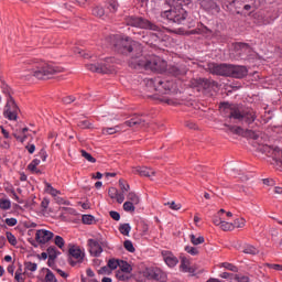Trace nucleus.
Here are the masks:
<instances>
[{
    "label": "nucleus",
    "instance_id": "nucleus-1",
    "mask_svg": "<svg viewBox=\"0 0 282 282\" xmlns=\"http://www.w3.org/2000/svg\"><path fill=\"white\" fill-rule=\"evenodd\" d=\"M26 65H29V68L23 70L21 75L23 80H31L32 77L37 78V80H47L55 74L64 72V68L61 66H55L54 64L39 59L28 61Z\"/></svg>",
    "mask_w": 282,
    "mask_h": 282
},
{
    "label": "nucleus",
    "instance_id": "nucleus-2",
    "mask_svg": "<svg viewBox=\"0 0 282 282\" xmlns=\"http://www.w3.org/2000/svg\"><path fill=\"white\" fill-rule=\"evenodd\" d=\"M219 109L221 113L230 120H237V122H246V124H252L257 120V112L252 108H246L242 105L220 102Z\"/></svg>",
    "mask_w": 282,
    "mask_h": 282
},
{
    "label": "nucleus",
    "instance_id": "nucleus-3",
    "mask_svg": "<svg viewBox=\"0 0 282 282\" xmlns=\"http://www.w3.org/2000/svg\"><path fill=\"white\" fill-rule=\"evenodd\" d=\"M111 43L115 52L131 56L130 61H138L142 56V44L131 40L129 36L112 35Z\"/></svg>",
    "mask_w": 282,
    "mask_h": 282
},
{
    "label": "nucleus",
    "instance_id": "nucleus-4",
    "mask_svg": "<svg viewBox=\"0 0 282 282\" xmlns=\"http://www.w3.org/2000/svg\"><path fill=\"white\" fill-rule=\"evenodd\" d=\"M165 3L170 6V10L161 12L162 19H167L172 23L182 25L183 21L188 19V11L186 7L193 3V0H165Z\"/></svg>",
    "mask_w": 282,
    "mask_h": 282
},
{
    "label": "nucleus",
    "instance_id": "nucleus-5",
    "mask_svg": "<svg viewBox=\"0 0 282 282\" xmlns=\"http://www.w3.org/2000/svg\"><path fill=\"white\" fill-rule=\"evenodd\" d=\"M145 85L148 89H154V91H159L154 95H148V98H152L159 102H165V105H175V100L166 97L171 96V94H175V83L159 80L145 82Z\"/></svg>",
    "mask_w": 282,
    "mask_h": 282
},
{
    "label": "nucleus",
    "instance_id": "nucleus-6",
    "mask_svg": "<svg viewBox=\"0 0 282 282\" xmlns=\"http://www.w3.org/2000/svg\"><path fill=\"white\" fill-rule=\"evenodd\" d=\"M129 67L132 69H151V72H162L164 69V61L160 56L149 55L139 56L138 59L129 61Z\"/></svg>",
    "mask_w": 282,
    "mask_h": 282
},
{
    "label": "nucleus",
    "instance_id": "nucleus-7",
    "mask_svg": "<svg viewBox=\"0 0 282 282\" xmlns=\"http://www.w3.org/2000/svg\"><path fill=\"white\" fill-rule=\"evenodd\" d=\"M2 91L7 96V105L3 112L4 118H7L8 120H18L19 111H21V109H19L17 101L11 95L12 89H10L8 85L3 84Z\"/></svg>",
    "mask_w": 282,
    "mask_h": 282
},
{
    "label": "nucleus",
    "instance_id": "nucleus-8",
    "mask_svg": "<svg viewBox=\"0 0 282 282\" xmlns=\"http://www.w3.org/2000/svg\"><path fill=\"white\" fill-rule=\"evenodd\" d=\"M126 24L131 25V28H140L141 30H152L153 32H162V26H159L158 24L142 17H127Z\"/></svg>",
    "mask_w": 282,
    "mask_h": 282
},
{
    "label": "nucleus",
    "instance_id": "nucleus-9",
    "mask_svg": "<svg viewBox=\"0 0 282 282\" xmlns=\"http://www.w3.org/2000/svg\"><path fill=\"white\" fill-rule=\"evenodd\" d=\"M86 67L90 72H96L97 74H111L113 72V66L111 65V57L101 59L96 64H87Z\"/></svg>",
    "mask_w": 282,
    "mask_h": 282
},
{
    "label": "nucleus",
    "instance_id": "nucleus-10",
    "mask_svg": "<svg viewBox=\"0 0 282 282\" xmlns=\"http://www.w3.org/2000/svg\"><path fill=\"white\" fill-rule=\"evenodd\" d=\"M151 119L148 115H133L129 120L122 123V127H130L135 129H144L149 127Z\"/></svg>",
    "mask_w": 282,
    "mask_h": 282
},
{
    "label": "nucleus",
    "instance_id": "nucleus-11",
    "mask_svg": "<svg viewBox=\"0 0 282 282\" xmlns=\"http://www.w3.org/2000/svg\"><path fill=\"white\" fill-rule=\"evenodd\" d=\"M207 72L209 74H214L215 76H230V64H217V63H208Z\"/></svg>",
    "mask_w": 282,
    "mask_h": 282
},
{
    "label": "nucleus",
    "instance_id": "nucleus-12",
    "mask_svg": "<svg viewBox=\"0 0 282 282\" xmlns=\"http://www.w3.org/2000/svg\"><path fill=\"white\" fill-rule=\"evenodd\" d=\"M68 263L74 268L77 263H83L85 261V253L78 247L73 246L68 250Z\"/></svg>",
    "mask_w": 282,
    "mask_h": 282
},
{
    "label": "nucleus",
    "instance_id": "nucleus-13",
    "mask_svg": "<svg viewBox=\"0 0 282 282\" xmlns=\"http://www.w3.org/2000/svg\"><path fill=\"white\" fill-rule=\"evenodd\" d=\"M199 6L202 10L209 14H219L221 12V8H219L215 0H199Z\"/></svg>",
    "mask_w": 282,
    "mask_h": 282
},
{
    "label": "nucleus",
    "instance_id": "nucleus-14",
    "mask_svg": "<svg viewBox=\"0 0 282 282\" xmlns=\"http://www.w3.org/2000/svg\"><path fill=\"white\" fill-rule=\"evenodd\" d=\"M193 87H197V89H213V87H217V82L208 78H194L192 79Z\"/></svg>",
    "mask_w": 282,
    "mask_h": 282
},
{
    "label": "nucleus",
    "instance_id": "nucleus-15",
    "mask_svg": "<svg viewBox=\"0 0 282 282\" xmlns=\"http://www.w3.org/2000/svg\"><path fill=\"white\" fill-rule=\"evenodd\" d=\"M142 43L145 45H150V47H160V43H162V39L155 33H143L141 37Z\"/></svg>",
    "mask_w": 282,
    "mask_h": 282
},
{
    "label": "nucleus",
    "instance_id": "nucleus-16",
    "mask_svg": "<svg viewBox=\"0 0 282 282\" xmlns=\"http://www.w3.org/2000/svg\"><path fill=\"white\" fill-rule=\"evenodd\" d=\"M52 239H54V232L47 229H39L35 234V241H37V243H50Z\"/></svg>",
    "mask_w": 282,
    "mask_h": 282
},
{
    "label": "nucleus",
    "instance_id": "nucleus-17",
    "mask_svg": "<svg viewBox=\"0 0 282 282\" xmlns=\"http://www.w3.org/2000/svg\"><path fill=\"white\" fill-rule=\"evenodd\" d=\"M246 76H248V68L246 66L230 64L229 78H246Z\"/></svg>",
    "mask_w": 282,
    "mask_h": 282
},
{
    "label": "nucleus",
    "instance_id": "nucleus-18",
    "mask_svg": "<svg viewBox=\"0 0 282 282\" xmlns=\"http://www.w3.org/2000/svg\"><path fill=\"white\" fill-rule=\"evenodd\" d=\"M145 275L150 281H166V273L162 272L160 269H150L147 271Z\"/></svg>",
    "mask_w": 282,
    "mask_h": 282
},
{
    "label": "nucleus",
    "instance_id": "nucleus-19",
    "mask_svg": "<svg viewBox=\"0 0 282 282\" xmlns=\"http://www.w3.org/2000/svg\"><path fill=\"white\" fill-rule=\"evenodd\" d=\"M88 247L91 257H100L102 254V246L96 239H88Z\"/></svg>",
    "mask_w": 282,
    "mask_h": 282
},
{
    "label": "nucleus",
    "instance_id": "nucleus-20",
    "mask_svg": "<svg viewBox=\"0 0 282 282\" xmlns=\"http://www.w3.org/2000/svg\"><path fill=\"white\" fill-rule=\"evenodd\" d=\"M133 173L141 177H155V171L147 166H137L133 169Z\"/></svg>",
    "mask_w": 282,
    "mask_h": 282
},
{
    "label": "nucleus",
    "instance_id": "nucleus-21",
    "mask_svg": "<svg viewBox=\"0 0 282 282\" xmlns=\"http://www.w3.org/2000/svg\"><path fill=\"white\" fill-rule=\"evenodd\" d=\"M188 73V68L186 66H170L169 67V74L172 76H175L176 78L180 76H186Z\"/></svg>",
    "mask_w": 282,
    "mask_h": 282
},
{
    "label": "nucleus",
    "instance_id": "nucleus-22",
    "mask_svg": "<svg viewBox=\"0 0 282 282\" xmlns=\"http://www.w3.org/2000/svg\"><path fill=\"white\" fill-rule=\"evenodd\" d=\"M163 258L166 265H169V268H175V265L180 263V260L177 259V257H175L173 253L169 251H165V253H163Z\"/></svg>",
    "mask_w": 282,
    "mask_h": 282
},
{
    "label": "nucleus",
    "instance_id": "nucleus-23",
    "mask_svg": "<svg viewBox=\"0 0 282 282\" xmlns=\"http://www.w3.org/2000/svg\"><path fill=\"white\" fill-rule=\"evenodd\" d=\"M91 14L97 19H105V17H107V14L105 13V7L100 4L93 7Z\"/></svg>",
    "mask_w": 282,
    "mask_h": 282
},
{
    "label": "nucleus",
    "instance_id": "nucleus-24",
    "mask_svg": "<svg viewBox=\"0 0 282 282\" xmlns=\"http://www.w3.org/2000/svg\"><path fill=\"white\" fill-rule=\"evenodd\" d=\"M182 272H189L191 274H193L195 272V270L193 268H191V262L188 261V259L186 257H183L181 259V265H180Z\"/></svg>",
    "mask_w": 282,
    "mask_h": 282
},
{
    "label": "nucleus",
    "instance_id": "nucleus-25",
    "mask_svg": "<svg viewBox=\"0 0 282 282\" xmlns=\"http://www.w3.org/2000/svg\"><path fill=\"white\" fill-rule=\"evenodd\" d=\"M119 268L121 272H126V274H131V272H133V268L131 267V264H129V262L124 260L119 261Z\"/></svg>",
    "mask_w": 282,
    "mask_h": 282
},
{
    "label": "nucleus",
    "instance_id": "nucleus-26",
    "mask_svg": "<svg viewBox=\"0 0 282 282\" xmlns=\"http://www.w3.org/2000/svg\"><path fill=\"white\" fill-rule=\"evenodd\" d=\"M189 240H191V243H193V246H199V245H202L206 241L204 236H198L197 237L194 234L189 235Z\"/></svg>",
    "mask_w": 282,
    "mask_h": 282
},
{
    "label": "nucleus",
    "instance_id": "nucleus-27",
    "mask_svg": "<svg viewBox=\"0 0 282 282\" xmlns=\"http://www.w3.org/2000/svg\"><path fill=\"white\" fill-rule=\"evenodd\" d=\"M120 132V126H116L112 128H102L101 133L102 135H113V133Z\"/></svg>",
    "mask_w": 282,
    "mask_h": 282
},
{
    "label": "nucleus",
    "instance_id": "nucleus-28",
    "mask_svg": "<svg viewBox=\"0 0 282 282\" xmlns=\"http://www.w3.org/2000/svg\"><path fill=\"white\" fill-rule=\"evenodd\" d=\"M127 199L128 202H130L131 204H134V206H138V204H140V196H138V194H135L134 192H130L127 195Z\"/></svg>",
    "mask_w": 282,
    "mask_h": 282
},
{
    "label": "nucleus",
    "instance_id": "nucleus-29",
    "mask_svg": "<svg viewBox=\"0 0 282 282\" xmlns=\"http://www.w3.org/2000/svg\"><path fill=\"white\" fill-rule=\"evenodd\" d=\"M119 232L124 237H129V232H131V225H129L128 223L121 224L119 226Z\"/></svg>",
    "mask_w": 282,
    "mask_h": 282
},
{
    "label": "nucleus",
    "instance_id": "nucleus-30",
    "mask_svg": "<svg viewBox=\"0 0 282 282\" xmlns=\"http://www.w3.org/2000/svg\"><path fill=\"white\" fill-rule=\"evenodd\" d=\"M46 252L48 254V259H57L58 254H61V251L56 250V247L54 246L48 247Z\"/></svg>",
    "mask_w": 282,
    "mask_h": 282
},
{
    "label": "nucleus",
    "instance_id": "nucleus-31",
    "mask_svg": "<svg viewBox=\"0 0 282 282\" xmlns=\"http://www.w3.org/2000/svg\"><path fill=\"white\" fill-rule=\"evenodd\" d=\"M108 268H110V271L113 272V270H117L120 268V259L112 258L108 260Z\"/></svg>",
    "mask_w": 282,
    "mask_h": 282
},
{
    "label": "nucleus",
    "instance_id": "nucleus-32",
    "mask_svg": "<svg viewBox=\"0 0 282 282\" xmlns=\"http://www.w3.org/2000/svg\"><path fill=\"white\" fill-rule=\"evenodd\" d=\"M242 252L245 254H259V249H257V247L252 246V245H247Z\"/></svg>",
    "mask_w": 282,
    "mask_h": 282
},
{
    "label": "nucleus",
    "instance_id": "nucleus-33",
    "mask_svg": "<svg viewBox=\"0 0 282 282\" xmlns=\"http://www.w3.org/2000/svg\"><path fill=\"white\" fill-rule=\"evenodd\" d=\"M107 8H108V10H110V12L116 13V12H118V8H120V4L116 0H108Z\"/></svg>",
    "mask_w": 282,
    "mask_h": 282
},
{
    "label": "nucleus",
    "instance_id": "nucleus-34",
    "mask_svg": "<svg viewBox=\"0 0 282 282\" xmlns=\"http://www.w3.org/2000/svg\"><path fill=\"white\" fill-rule=\"evenodd\" d=\"M282 150L279 147H274L272 160L274 162H282Z\"/></svg>",
    "mask_w": 282,
    "mask_h": 282
},
{
    "label": "nucleus",
    "instance_id": "nucleus-35",
    "mask_svg": "<svg viewBox=\"0 0 282 282\" xmlns=\"http://www.w3.org/2000/svg\"><path fill=\"white\" fill-rule=\"evenodd\" d=\"M45 186H46V193H50V195H52L53 197H56V195H61V192L54 188L52 184L45 182Z\"/></svg>",
    "mask_w": 282,
    "mask_h": 282
},
{
    "label": "nucleus",
    "instance_id": "nucleus-36",
    "mask_svg": "<svg viewBox=\"0 0 282 282\" xmlns=\"http://www.w3.org/2000/svg\"><path fill=\"white\" fill-rule=\"evenodd\" d=\"M82 158L90 162L91 164H96V158H94L90 153L85 150H80Z\"/></svg>",
    "mask_w": 282,
    "mask_h": 282
},
{
    "label": "nucleus",
    "instance_id": "nucleus-37",
    "mask_svg": "<svg viewBox=\"0 0 282 282\" xmlns=\"http://www.w3.org/2000/svg\"><path fill=\"white\" fill-rule=\"evenodd\" d=\"M235 50H240L241 52H250V44L243 43V42H238L235 45Z\"/></svg>",
    "mask_w": 282,
    "mask_h": 282
},
{
    "label": "nucleus",
    "instance_id": "nucleus-38",
    "mask_svg": "<svg viewBox=\"0 0 282 282\" xmlns=\"http://www.w3.org/2000/svg\"><path fill=\"white\" fill-rule=\"evenodd\" d=\"M0 208L1 210H10V208H12V203L10 202V199H0Z\"/></svg>",
    "mask_w": 282,
    "mask_h": 282
},
{
    "label": "nucleus",
    "instance_id": "nucleus-39",
    "mask_svg": "<svg viewBox=\"0 0 282 282\" xmlns=\"http://www.w3.org/2000/svg\"><path fill=\"white\" fill-rule=\"evenodd\" d=\"M44 281L45 282H58V280H56V275H54V273L50 269H46V275L44 278Z\"/></svg>",
    "mask_w": 282,
    "mask_h": 282
},
{
    "label": "nucleus",
    "instance_id": "nucleus-40",
    "mask_svg": "<svg viewBox=\"0 0 282 282\" xmlns=\"http://www.w3.org/2000/svg\"><path fill=\"white\" fill-rule=\"evenodd\" d=\"M83 224H86L87 226H91L94 221H96V218L93 215H83L82 216Z\"/></svg>",
    "mask_w": 282,
    "mask_h": 282
},
{
    "label": "nucleus",
    "instance_id": "nucleus-41",
    "mask_svg": "<svg viewBox=\"0 0 282 282\" xmlns=\"http://www.w3.org/2000/svg\"><path fill=\"white\" fill-rule=\"evenodd\" d=\"M123 210H126V213H135V204L131 203V202H126L123 204Z\"/></svg>",
    "mask_w": 282,
    "mask_h": 282
},
{
    "label": "nucleus",
    "instance_id": "nucleus-42",
    "mask_svg": "<svg viewBox=\"0 0 282 282\" xmlns=\"http://www.w3.org/2000/svg\"><path fill=\"white\" fill-rule=\"evenodd\" d=\"M262 151L265 153V155H268V158H273L274 155V147L272 145H263Z\"/></svg>",
    "mask_w": 282,
    "mask_h": 282
},
{
    "label": "nucleus",
    "instance_id": "nucleus-43",
    "mask_svg": "<svg viewBox=\"0 0 282 282\" xmlns=\"http://www.w3.org/2000/svg\"><path fill=\"white\" fill-rule=\"evenodd\" d=\"M24 268L25 270H28L29 272H36L39 264L34 263V262H25L24 263Z\"/></svg>",
    "mask_w": 282,
    "mask_h": 282
},
{
    "label": "nucleus",
    "instance_id": "nucleus-44",
    "mask_svg": "<svg viewBox=\"0 0 282 282\" xmlns=\"http://www.w3.org/2000/svg\"><path fill=\"white\" fill-rule=\"evenodd\" d=\"M185 252H187L188 254H192V257H197V254H199V249H197V247L186 246Z\"/></svg>",
    "mask_w": 282,
    "mask_h": 282
},
{
    "label": "nucleus",
    "instance_id": "nucleus-45",
    "mask_svg": "<svg viewBox=\"0 0 282 282\" xmlns=\"http://www.w3.org/2000/svg\"><path fill=\"white\" fill-rule=\"evenodd\" d=\"M220 228L221 230L228 231V230H235V225H232V223H228V221H221L220 223Z\"/></svg>",
    "mask_w": 282,
    "mask_h": 282
},
{
    "label": "nucleus",
    "instance_id": "nucleus-46",
    "mask_svg": "<svg viewBox=\"0 0 282 282\" xmlns=\"http://www.w3.org/2000/svg\"><path fill=\"white\" fill-rule=\"evenodd\" d=\"M221 268H225L226 270H230V272H238L237 265L230 263V262H223Z\"/></svg>",
    "mask_w": 282,
    "mask_h": 282
},
{
    "label": "nucleus",
    "instance_id": "nucleus-47",
    "mask_svg": "<svg viewBox=\"0 0 282 282\" xmlns=\"http://www.w3.org/2000/svg\"><path fill=\"white\" fill-rule=\"evenodd\" d=\"M231 224H232L234 228H243V226H246V219L237 218Z\"/></svg>",
    "mask_w": 282,
    "mask_h": 282
},
{
    "label": "nucleus",
    "instance_id": "nucleus-48",
    "mask_svg": "<svg viewBox=\"0 0 282 282\" xmlns=\"http://www.w3.org/2000/svg\"><path fill=\"white\" fill-rule=\"evenodd\" d=\"M246 4V0H234L230 6H234V8H236V10H241V8H243V6Z\"/></svg>",
    "mask_w": 282,
    "mask_h": 282
},
{
    "label": "nucleus",
    "instance_id": "nucleus-49",
    "mask_svg": "<svg viewBox=\"0 0 282 282\" xmlns=\"http://www.w3.org/2000/svg\"><path fill=\"white\" fill-rule=\"evenodd\" d=\"M123 247L128 252H135V247H133V242H131V240H126L123 242Z\"/></svg>",
    "mask_w": 282,
    "mask_h": 282
},
{
    "label": "nucleus",
    "instance_id": "nucleus-50",
    "mask_svg": "<svg viewBox=\"0 0 282 282\" xmlns=\"http://www.w3.org/2000/svg\"><path fill=\"white\" fill-rule=\"evenodd\" d=\"M7 239L11 246H17V243H18L17 237L14 235H12V232L7 231Z\"/></svg>",
    "mask_w": 282,
    "mask_h": 282
},
{
    "label": "nucleus",
    "instance_id": "nucleus-51",
    "mask_svg": "<svg viewBox=\"0 0 282 282\" xmlns=\"http://www.w3.org/2000/svg\"><path fill=\"white\" fill-rule=\"evenodd\" d=\"M54 243H55V246H57V248L63 249L65 246V239H63V237H61V236H56Z\"/></svg>",
    "mask_w": 282,
    "mask_h": 282
},
{
    "label": "nucleus",
    "instance_id": "nucleus-52",
    "mask_svg": "<svg viewBox=\"0 0 282 282\" xmlns=\"http://www.w3.org/2000/svg\"><path fill=\"white\" fill-rule=\"evenodd\" d=\"M246 138H251V140H259V134H257L253 130L245 131Z\"/></svg>",
    "mask_w": 282,
    "mask_h": 282
},
{
    "label": "nucleus",
    "instance_id": "nucleus-53",
    "mask_svg": "<svg viewBox=\"0 0 282 282\" xmlns=\"http://www.w3.org/2000/svg\"><path fill=\"white\" fill-rule=\"evenodd\" d=\"M41 164V160L34 159L29 165L28 169L29 171H36V167Z\"/></svg>",
    "mask_w": 282,
    "mask_h": 282
},
{
    "label": "nucleus",
    "instance_id": "nucleus-54",
    "mask_svg": "<svg viewBox=\"0 0 282 282\" xmlns=\"http://www.w3.org/2000/svg\"><path fill=\"white\" fill-rule=\"evenodd\" d=\"M165 206H170L172 210H180L182 208V204H176L175 202L165 203Z\"/></svg>",
    "mask_w": 282,
    "mask_h": 282
},
{
    "label": "nucleus",
    "instance_id": "nucleus-55",
    "mask_svg": "<svg viewBox=\"0 0 282 282\" xmlns=\"http://www.w3.org/2000/svg\"><path fill=\"white\" fill-rule=\"evenodd\" d=\"M108 195L110 197V199H116L117 195H118V188L116 187H110L108 189Z\"/></svg>",
    "mask_w": 282,
    "mask_h": 282
},
{
    "label": "nucleus",
    "instance_id": "nucleus-56",
    "mask_svg": "<svg viewBox=\"0 0 282 282\" xmlns=\"http://www.w3.org/2000/svg\"><path fill=\"white\" fill-rule=\"evenodd\" d=\"M235 279L238 282H250V278L248 275L236 274Z\"/></svg>",
    "mask_w": 282,
    "mask_h": 282
},
{
    "label": "nucleus",
    "instance_id": "nucleus-57",
    "mask_svg": "<svg viewBox=\"0 0 282 282\" xmlns=\"http://www.w3.org/2000/svg\"><path fill=\"white\" fill-rule=\"evenodd\" d=\"M98 274H111V269L109 268V264L101 267L98 270Z\"/></svg>",
    "mask_w": 282,
    "mask_h": 282
},
{
    "label": "nucleus",
    "instance_id": "nucleus-58",
    "mask_svg": "<svg viewBox=\"0 0 282 282\" xmlns=\"http://www.w3.org/2000/svg\"><path fill=\"white\" fill-rule=\"evenodd\" d=\"M75 100H76V97L67 96L62 99V102H64V105H72V102H75Z\"/></svg>",
    "mask_w": 282,
    "mask_h": 282
},
{
    "label": "nucleus",
    "instance_id": "nucleus-59",
    "mask_svg": "<svg viewBox=\"0 0 282 282\" xmlns=\"http://www.w3.org/2000/svg\"><path fill=\"white\" fill-rule=\"evenodd\" d=\"M265 267L269 268L270 270H276L282 272V264L267 263Z\"/></svg>",
    "mask_w": 282,
    "mask_h": 282
},
{
    "label": "nucleus",
    "instance_id": "nucleus-60",
    "mask_svg": "<svg viewBox=\"0 0 282 282\" xmlns=\"http://www.w3.org/2000/svg\"><path fill=\"white\" fill-rule=\"evenodd\" d=\"M119 186H120L122 193L129 192L130 186H129V184H124V181L119 180Z\"/></svg>",
    "mask_w": 282,
    "mask_h": 282
},
{
    "label": "nucleus",
    "instance_id": "nucleus-61",
    "mask_svg": "<svg viewBox=\"0 0 282 282\" xmlns=\"http://www.w3.org/2000/svg\"><path fill=\"white\" fill-rule=\"evenodd\" d=\"M109 215L111 219H115V221H120V213L111 210L109 212Z\"/></svg>",
    "mask_w": 282,
    "mask_h": 282
},
{
    "label": "nucleus",
    "instance_id": "nucleus-62",
    "mask_svg": "<svg viewBox=\"0 0 282 282\" xmlns=\"http://www.w3.org/2000/svg\"><path fill=\"white\" fill-rule=\"evenodd\" d=\"M78 127H80V129H91V123H89V121L85 120V121H80Z\"/></svg>",
    "mask_w": 282,
    "mask_h": 282
},
{
    "label": "nucleus",
    "instance_id": "nucleus-63",
    "mask_svg": "<svg viewBox=\"0 0 282 282\" xmlns=\"http://www.w3.org/2000/svg\"><path fill=\"white\" fill-rule=\"evenodd\" d=\"M39 158L40 160H42V162H45L47 160V151H45V149H42L39 153Z\"/></svg>",
    "mask_w": 282,
    "mask_h": 282
},
{
    "label": "nucleus",
    "instance_id": "nucleus-64",
    "mask_svg": "<svg viewBox=\"0 0 282 282\" xmlns=\"http://www.w3.org/2000/svg\"><path fill=\"white\" fill-rule=\"evenodd\" d=\"M6 224L7 226H17L18 221H17V218H7L6 219Z\"/></svg>",
    "mask_w": 282,
    "mask_h": 282
}]
</instances>
